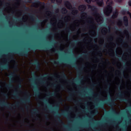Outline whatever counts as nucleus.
<instances>
[{
	"label": "nucleus",
	"instance_id": "5fc2aeb1",
	"mask_svg": "<svg viewBox=\"0 0 131 131\" xmlns=\"http://www.w3.org/2000/svg\"><path fill=\"white\" fill-rule=\"evenodd\" d=\"M97 0H91V1L93 2H95L96 1H97Z\"/></svg>",
	"mask_w": 131,
	"mask_h": 131
},
{
	"label": "nucleus",
	"instance_id": "8fccbe9b",
	"mask_svg": "<svg viewBox=\"0 0 131 131\" xmlns=\"http://www.w3.org/2000/svg\"><path fill=\"white\" fill-rule=\"evenodd\" d=\"M52 86H53V87H55L56 86V85L53 84H52Z\"/></svg>",
	"mask_w": 131,
	"mask_h": 131
},
{
	"label": "nucleus",
	"instance_id": "052dcab7",
	"mask_svg": "<svg viewBox=\"0 0 131 131\" xmlns=\"http://www.w3.org/2000/svg\"><path fill=\"white\" fill-rule=\"evenodd\" d=\"M50 0L52 2H54L55 1V0Z\"/></svg>",
	"mask_w": 131,
	"mask_h": 131
},
{
	"label": "nucleus",
	"instance_id": "393cba45",
	"mask_svg": "<svg viewBox=\"0 0 131 131\" xmlns=\"http://www.w3.org/2000/svg\"><path fill=\"white\" fill-rule=\"evenodd\" d=\"M31 113L32 114H37L39 113L38 110L36 109L35 108L31 111Z\"/></svg>",
	"mask_w": 131,
	"mask_h": 131
},
{
	"label": "nucleus",
	"instance_id": "72a5a7b5",
	"mask_svg": "<svg viewBox=\"0 0 131 131\" xmlns=\"http://www.w3.org/2000/svg\"><path fill=\"white\" fill-rule=\"evenodd\" d=\"M115 1L117 3H121L122 2V0H115Z\"/></svg>",
	"mask_w": 131,
	"mask_h": 131
},
{
	"label": "nucleus",
	"instance_id": "6ab92c4d",
	"mask_svg": "<svg viewBox=\"0 0 131 131\" xmlns=\"http://www.w3.org/2000/svg\"><path fill=\"white\" fill-rule=\"evenodd\" d=\"M106 112L107 114H110V113L117 114V113L116 112L115 110L113 108L111 109L110 112L109 111H106Z\"/></svg>",
	"mask_w": 131,
	"mask_h": 131
},
{
	"label": "nucleus",
	"instance_id": "4c0bfd02",
	"mask_svg": "<svg viewBox=\"0 0 131 131\" xmlns=\"http://www.w3.org/2000/svg\"><path fill=\"white\" fill-rule=\"evenodd\" d=\"M30 17L33 20H34V17L32 15L30 16Z\"/></svg>",
	"mask_w": 131,
	"mask_h": 131
},
{
	"label": "nucleus",
	"instance_id": "13d9d810",
	"mask_svg": "<svg viewBox=\"0 0 131 131\" xmlns=\"http://www.w3.org/2000/svg\"><path fill=\"white\" fill-rule=\"evenodd\" d=\"M126 130L125 129V128H124L123 129V131H126Z\"/></svg>",
	"mask_w": 131,
	"mask_h": 131
},
{
	"label": "nucleus",
	"instance_id": "2eb2a0df",
	"mask_svg": "<svg viewBox=\"0 0 131 131\" xmlns=\"http://www.w3.org/2000/svg\"><path fill=\"white\" fill-rule=\"evenodd\" d=\"M124 23L126 26H127L128 25V20L127 17L125 16L123 18Z\"/></svg>",
	"mask_w": 131,
	"mask_h": 131
},
{
	"label": "nucleus",
	"instance_id": "f03ea898",
	"mask_svg": "<svg viewBox=\"0 0 131 131\" xmlns=\"http://www.w3.org/2000/svg\"><path fill=\"white\" fill-rule=\"evenodd\" d=\"M50 49V47H41L39 46H36L34 47H30L27 50H24L21 51H13L12 52L9 53L8 54L7 56L9 57L10 59L13 60L14 59V58L13 54H17L20 56H24L27 57L28 55L29 51L31 50H32L35 51L37 49H39L43 50H47L49 49Z\"/></svg>",
	"mask_w": 131,
	"mask_h": 131
},
{
	"label": "nucleus",
	"instance_id": "c85d7f7f",
	"mask_svg": "<svg viewBox=\"0 0 131 131\" xmlns=\"http://www.w3.org/2000/svg\"><path fill=\"white\" fill-rule=\"evenodd\" d=\"M61 76L63 78L65 79L67 78V77L64 72H63L62 74L61 75Z\"/></svg>",
	"mask_w": 131,
	"mask_h": 131
},
{
	"label": "nucleus",
	"instance_id": "79ce46f5",
	"mask_svg": "<svg viewBox=\"0 0 131 131\" xmlns=\"http://www.w3.org/2000/svg\"><path fill=\"white\" fill-rule=\"evenodd\" d=\"M35 128H34L31 130H26V131H35Z\"/></svg>",
	"mask_w": 131,
	"mask_h": 131
},
{
	"label": "nucleus",
	"instance_id": "6e6d98bb",
	"mask_svg": "<svg viewBox=\"0 0 131 131\" xmlns=\"http://www.w3.org/2000/svg\"><path fill=\"white\" fill-rule=\"evenodd\" d=\"M121 71L123 73V74H124V71L122 69L121 70Z\"/></svg>",
	"mask_w": 131,
	"mask_h": 131
},
{
	"label": "nucleus",
	"instance_id": "603ef678",
	"mask_svg": "<svg viewBox=\"0 0 131 131\" xmlns=\"http://www.w3.org/2000/svg\"><path fill=\"white\" fill-rule=\"evenodd\" d=\"M96 85V84L93 83L92 84V85L93 86H95Z\"/></svg>",
	"mask_w": 131,
	"mask_h": 131
},
{
	"label": "nucleus",
	"instance_id": "0eeeda50",
	"mask_svg": "<svg viewBox=\"0 0 131 131\" xmlns=\"http://www.w3.org/2000/svg\"><path fill=\"white\" fill-rule=\"evenodd\" d=\"M69 65L73 67H75L78 71V73L81 74L83 68V66H82L80 68H79L77 66V64L75 61H73L71 62L68 63Z\"/></svg>",
	"mask_w": 131,
	"mask_h": 131
},
{
	"label": "nucleus",
	"instance_id": "6e6552de",
	"mask_svg": "<svg viewBox=\"0 0 131 131\" xmlns=\"http://www.w3.org/2000/svg\"><path fill=\"white\" fill-rule=\"evenodd\" d=\"M34 95L39 97L40 94L39 89L36 85L34 86Z\"/></svg>",
	"mask_w": 131,
	"mask_h": 131
},
{
	"label": "nucleus",
	"instance_id": "7c9ffc66",
	"mask_svg": "<svg viewBox=\"0 0 131 131\" xmlns=\"http://www.w3.org/2000/svg\"><path fill=\"white\" fill-rule=\"evenodd\" d=\"M78 13V11L77 10H74L72 12V14H77Z\"/></svg>",
	"mask_w": 131,
	"mask_h": 131
},
{
	"label": "nucleus",
	"instance_id": "9b49d317",
	"mask_svg": "<svg viewBox=\"0 0 131 131\" xmlns=\"http://www.w3.org/2000/svg\"><path fill=\"white\" fill-rule=\"evenodd\" d=\"M32 3L33 6L35 7H37L38 5H41L42 4L43 5H44L45 4L44 2L42 3L38 0H36L34 2Z\"/></svg>",
	"mask_w": 131,
	"mask_h": 131
},
{
	"label": "nucleus",
	"instance_id": "473e14b6",
	"mask_svg": "<svg viewBox=\"0 0 131 131\" xmlns=\"http://www.w3.org/2000/svg\"><path fill=\"white\" fill-rule=\"evenodd\" d=\"M88 4H90L91 2V0H84Z\"/></svg>",
	"mask_w": 131,
	"mask_h": 131
},
{
	"label": "nucleus",
	"instance_id": "3c124183",
	"mask_svg": "<svg viewBox=\"0 0 131 131\" xmlns=\"http://www.w3.org/2000/svg\"><path fill=\"white\" fill-rule=\"evenodd\" d=\"M95 96H99V95L98 94H96L94 95Z\"/></svg>",
	"mask_w": 131,
	"mask_h": 131
},
{
	"label": "nucleus",
	"instance_id": "e433bc0d",
	"mask_svg": "<svg viewBox=\"0 0 131 131\" xmlns=\"http://www.w3.org/2000/svg\"><path fill=\"white\" fill-rule=\"evenodd\" d=\"M128 3L129 5L130 6H131V0H129Z\"/></svg>",
	"mask_w": 131,
	"mask_h": 131
},
{
	"label": "nucleus",
	"instance_id": "39448f33",
	"mask_svg": "<svg viewBox=\"0 0 131 131\" xmlns=\"http://www.w3.org/2000/svg\"><path fill=\"white\" fill-rule=\"evenodd\" d=\"M106 4H108L104 10V14L107 16H109L112 11V7L111 6L113 2L111 0H107Z\"/></svg>",
	"mask_w": 131,
	"mask_h": 131
},
{
	"label": "nucleus",
	"instance_id": "e2e57ef3",
	"mask_svg": "<svg viewBox=\"0 0 131 131\" xmlns=\"http://www.w3.org/2000/svg\"><path fill=\"white\" fill-rule=\"evenodd\" d=\"M30 80L31 81H33V80L32 79H31Z\"/></svg>",
	"mask_w": 131,
	"mask_h": 131
},
{
	"label": "nucleus",
	"instance_id": "5701e85b",
	"mask_svg": "<svg viewBox=\"0 0 131 131\" xmlns=\"http://www.w3.org/2000/svg\"><path fill=\"white\" fill-rule=\"evenodd\" d=\"M118 15V13L116 11L114 12L112 16V18H116Z\"/></svg>",
	"mask_w": 131,
	"mask_h": 131
},
{
	"label": "nucleus",
	"instance_id": "2f4dec72",
	"mask_svg": "<svg viewBox=\"0 0 131 131\" xmlns=\"http://www.w3.org/2000/svg\"><path fill=\"white\" fill-rule=\"evenodd\" d=\"M22 85L20 83L18 85H17V87L18 89H20L22 87Z\"/></svg>",
	"mask_w": 131,
	"mask_h": 131
},
{
	"label": "nucleus",
	"instance_id": "f257e3e1",
	"mask_svg": "<svg viewBox=\"0 0 131 131\" xmlns=\"http://www.w3.org/2000/svg\"><path fill=\"white\" fill-rule=\"evenodd\" d=\"M63 101V100L61 99V100L59 101L55 106L53 109L54 111H52L53 110L52 109H51L50 110L51 112L54 113L55 116L57 118L58 121L60 123H62L64 127L65 128L68 129L67 131H80L77 129H71L69 128L68 125L65 124L64 123L62 122V120L60 119V117L62 115L64 116L67 118L69 116V113L67 111H63L62 113H59L58 112L60 107L59 104H62Z\"/></svg>",
	"mask_w": 131,
	"mask_h": 131
},
{
	"label": "nucleus",
	"instance_id": "1a4fd4ad",
	"mask_svg": "<svg viewBox=\"0 0 131 131\" xmlns=\"http://www.w3.org/2000/svg\"><path fill=\"white\" fill-rule=\"evenodd\" d=\"M10 66L8 64H6L3 65L1 63H0V70L2 71L9 68Z\"/></svg>",
	"mask_w": 131,
	"mask_h": 131
},
{
	"label": "nucleus",
	"instance_id": "4be33fe9",
	"mask_svg": "<svg viewBox=\"0 0 131 131\" xmlns=\"http://www.w3.org/2000/svg\"><path fill=\"white\" fill-rule=\"evenodd\" d=\"M89 118L90 121L93 122L96 124H101L102 123L101 122L96 121L94 119L93 117L90 116L89 117Z\"/></svg>",
	"mask_w": 131,
	"mask_h": 131
},
{
	"label": "nucleus",
	"instance_id": "a211bd4d",
	"mask_svg": "<svg viewBox=\"0 0 131 131\" xmlns=\"http://www.w3.org/2000/svg\"><path fill=\"white\" fill-rule=\"evenodd\" d=\"M13 95L14 97H16L17 99H19L20 98L18 92L17 91H15Z\"/></svg>",
	"mask_w": 131,
	"mask_h": 131
},
{
	"label": "nucleus",
	"instance_id": "20e7f679",
	"mask_svg": "<svg viewBox=\"0 0 131 131\" xmlns=\"http://www.w3.org/2000/svg\"><path fill=\"white\" fill-rule=\"evenodd\" d=\"M32 75L34 77V79H36L37 81H39L40 83L42 84H45L46 83V82L42 80V79L44 78L52 77L56 78V77L55 75L52 74H50L49 75L48 74H45L44 75H42L40 78L36 76L35 74V72H33L32 74Z\"/></svg>",
	"mask_w": 131,
	"mask_h": 131
},
{
	"label": "nucleus",
	"instance_id": "bf43d9fd",
	"mask_svg": "<svg viewBox=\"0 0 131 131\" xmlns=\"http://www.w3.org/2000/svg\"><path fill=\"white\" fill-rule=\"evenodd\" d=\"M61 88L62 89H64V86H61Z\"/></svg>",
	"mask_w": 131,
	"mask_h": 131
},
{
	"label": "nucleus",
	"instance_id": "a878e982",
	"mask_svg": "<svg viewBox=\"0 0 131 131\" xmlns=\"http://www.w3.org/2000/svg\"><path fill=\"white\" fill-rule=\"evenodd\" d=\"M51 61L53 63V64L55 65L58 64L59 62V63H61V61H60L59 62H58L56 61L53 59H51Z\"/></svg>",
	"mask_w": 131,
	"mask_h": 131
},
{
	"label": "nucleus",
	"instance_id": "ddd939ff",
	"mask_svg": "<svg viewBox=\"0 0 131 131\" xmlns=\"http://www.w3.org/2000/svg\"><path fill=\"white\" fill-rule=\"evenodd\" d=\"M106 81L107 82V84L106 85L107 86V89L105 90V91L106 92L107 94L110 95V88L111 84L110 83H108V80H107Z\"/></svg>",
	"mask_w": 131,
	"mask_h": 131
},
{
	"label": "nucleus",
	"instance_id": "f704fd0d",
	"mask_svg": "<svg viewBox=\"0 0 131 131\" xmlns=\"http://www.w3.org/2000/svg\"><path fill=\"white\" fill-rule=\"evenodd\" d=\"M62 10L64 12H67V11L66 9L65 8H63L62 9Z\"/></svg>",
	"mask_w": 131,
	"mask_h": 131
},
{
	"label": "nucleus",
	"instance_id": "774afa93",
	"mask_svg": "<svg viewBox=\"0 0 131 131\" xmlns=\"http://www.w3.org/2000/svg\"><path fill=\"white\" fill-rule=\"evenodd\" d=\"M92 18V17H90L89 18Z\"/></svg>",
	"mask_w": 131,
	"mask_h": 131
},
{
	"label": "nucleus",
	"instance_id": "412c9836",
	"mask_svg": "<svg viewBox=\"0 0 131 131\" xmlns=\"http://www.w3.org/2000/svg\"><path fill=\"white\" fill-rule=\"evenodd\" d=\"M96 2L97 5L100 6H101L103 3V0H97Z\"/></svg>",
	"mask_w": 131,
	"mask_h": 131
},
{
	"label": "nucleus",
	"instance_id": "09e8293b",
	"mask_svg": "<svg viewBox=\"0 0 131 131\" xmlns=\"http://www.w3.org/2000/svg\"><path fill=\"white\" fill-rule=\"evenodd\" d=\"M69 109L70 110H72V108L71 107H69Z\"/></svg>",
	"mask_w": 131,
	"mask_h": 131
},
{
	"label": "nucleus",
	"instance_id": "aec40b11",
	"mask_svg": "<svg viewBox=\"0 0 131 131\" xmlns=\"http://www.w3.org/2000/svg\"><path fill=\"white\" fill-rule=\"evenodd\" d=\"M86 7L84 5H80L78 7L79 9L80 10H84L85 9Z\"/></svg>",
	"mask_w": 131,
	"mask_h": 131
},
{
	"label": "nucleus",
	"instance_id": "c03bdc74",
	"mask_svg": "<svg viewBox=\"0 0 131 131\" xmlns=\"http://www.w3.org/2000/svg\"><path fill=\"white\" fill-rule=\"evenodd\" d=\"M127 13L129 14L130 16H131V14L128 11L127 12Z\"/></svg>",
	"mask_w": 131,
	"mask_h": 131
},
{
	"label": "nucleus",
	"instance_id": "0e129e2a",
	"mask_svg": "<svg viewBox=\"0 0 131 131\" xmlns=\"http://www.w3.org/2000/svg\"><path fill=\"white\" fill-rule=\"evenodd\" d=\"M91 26V27L92 28H94V27L93 26Z\"/></svg>",
	"mask_w": 131,
	"mask_h": 131
},
{
	"label": "nucleus",
	"instance_id": "f3484780",
	"mask_svg": "<svg viewBox=\"0 0 131 131\" xmlns=\"http://www.w3.org/2000/svg\"><path fill=\"white\" fill-rule=\"evenodd\" d=\"M39 100L40 101H43L44 102V103L48 105V104L50 103L49 100L47 99H43L39 98Z\"/></svg>",
	"mask_w": 131,
	"mask_h": 131
},
{
	"label": "nucleus",
	"instance_id": "7ed1b4c3",
	"mask_svg": "<svg viewBox=\"0 0 131 131\" xmlns=\"http://www.w3.org/2000/svg\"><path fill=\"white\" fill-rule=\"evenodd\" d=\"M124 95V93H122L121 92H119L116 99L114 100L111 99L109 100H105L101 102L98 105L96 104V105L97 106L104 109V104H106L111 106H113L115 105V102L118 99H119L122 101H125L126 102H129L128 100L124 99L122 97Z\"/></svg>",
	"mask_w": 131,
	"mask_h": 131
},
{
	"label": "nucleus",
	"instance_id": "69168bd1",
	"mask_svg": "<svg viewBox=\"0 0 131 131\" xmlns=\"http://www.w3.org/2000/svg\"><path fill=\"white\" fill-rule=\"evenodd\" d=\"M116 55L117 56V57H119V56H118V55H117V54H116Z\"/></svg>",
	"mask_w": 131,
	"mask_h": 131
},
{
	"label": "nucleus",
	"instance_id": "680f3d73",
	"mask_svg": "<svg viewBox=\"0 0 131 131\" xmlns=\"http://www.w3.org/2000/svg\"><path fill=\"white\" fill-rule=\"evenodd\" d=\"M88 55L87 54H85L84 56L86 57Z\"/></svg>",
	"mask_w": 131,
	"mask_h": 131
},
{
	"label": "nucleus",
	"instance_id": "c756f323",
	"mask_svg": "<svg viewBox=\"0 0 131 131\" xmlns=\"http://www.w3.org/2000/svg\"><path fill=\"white\" fill-rule=\"evenodd\" d=\"M77 80L76 79H73L72 81L71 80H68V81L69 83L70 84H73V82H76Z\"/></svg>",
	"mask_w": 131,
	"mask_h": 131
},
{
	"label": "nucleus",
	"instance_id": "f8f14e48",
	"mask_svg": "<svg viewBox=\"0 0 131 131\" xmlns=\"http://www.w3.org/2000/svg\"><path fill=\"white\" fill-rule=\"evenodd\" d=\"M30 64L32 65H36V66L37 69H39L40 67V64L38 61L37 60H35L34 62L31 63Z\"/></svg>",
	"mask_w": 131,
	"mask_h": 131
},
{
	"label": "nucleus",
	"instance_id": "58836bf2",
	"mask_svg": "<svg viewBox=\"0 0 131 131\" xmlns=\"http://www.w3.org/2000/svg\"><path fill=\"white\" fill-rule=\"evenodd\" d=\"M45 116L46 117V119L47 120H49V118H48V115L47 114H46L45 115Z\"/></svg>",
	"mask_w": 131,
	"mask_h": 131
},
{
	"label": "nucleus",
	"instance_id": "37998d69",
	"mask_svg": "<svg viewBox=\"0 0 131 131\" xmlns=\"http://www.w3.org/2000/svg\"><path fill=\"white\" fill-rule=\"evenodd\" d=\"M24 7L25 8V9H28V8L26 7L25 5H24Z\"/></svg>",
	"mask_w": 131,
	"mask_h": 131
},
{
	"label": "nucleus",
	"instance_id": "c9c22d12",
	"mask_svg": "<svg viewBox=\"0 0 131 131\" xmlns=\"http://www.w3.org/2000/svg\"><path fill=\"white\" fill-rule=\"evenodd\" d=\"M3 95L4 96H5L7 99H8V95L7 94L3 93Z\"/></svg>",
	"mask_w": 131,
	"mask_h": 131
},
{
	"label": "nucleus",
	"instance_id": "9d476101",
	"mask_svg": "<svg viewBox=\"0 0 131 131\" xmlns=\"http://www.w3.org/2000/svg\"><path fill=\"white\" fill-rule=\"evenodd\" d=\"M16 76V74L14 72L12 73L9 75L8 77L10 78V82L11 83H12L14 82V80L13 78Z\"/></svg>",
	"mask_w": 131,
	"mask_h": 131
},
{
	"label": "nucleus",
	"instance_id": "a18cd8bd",
	"mask_svg": "<svg viewBox=\"0 0 131 131\" xmlns=\"http://www.w3.org/2000/svg\"><path fill=\"white\" fill-rule=\"evenodd\" d=\"M54 52L56 53H59V51L58 50H55L54 51Z\"/></svg>",
	"mask_w": 131,
	"mask_h": 131
},
{
	"label": "nucleus",
	"instance_id": "49530a36",
	"mask_svg": "<svg viewBox=\"0 0 131 131\" xmlns=\"http://www.w3.org/2000/svg\"><path fill=\"white\" fill-rule=\"evenodd\" d=\"M32 0H28V2L29 3H31V1Z\"/></svg>",
	"mask_w": 131,
	"mask_h": 131
},
{
	"label": "nucleus",
	"instance_id": "4d7b16f0",
	"mask_svg": "<svg viewBox=\"0 0 131 131\" xmlns=\"http://www.w3.org/2000/svg\"><path fill=\"white\" fill-rule=\"evenodd\" d=\"M102 56V55H101V56H99V58L100 59H101L102 58H101Z\"/></svg>",
	"mask_w": 131,
	"mask_h": 131
},
{
	"label": "nucleus",
	"instance_id": "4468645a",
	"mask_svg": "<svg viewBox=\"0 0 131 131\" xmlns=\"http://www.w3.org/2000/svg\"><path fill=\"white\" fill-rule=\"evenodd\" d=\"M64 5L68 9H70L72 7V6L69 1H66L64 3Z\"/></svg>",
	"mask_w": 131,
	"mask_h": 131
},
{
	"label": "nucleus",
	"instance_id": "864d4df0",
	"mask_svg": "<svg viewBox=\"0 0 131 131\" xmlns=\"http://www.w3.org/2000/svg\"><path fill=\"white\" fill-rule=\"evenodd\" d=\"M89 23H92V22L91 20H89Z\"/></svg>",
	"mask_w": 131,
	"mask_h": 131
},
{
	"label": "nucleus",
	"instance_id": "b1692460",
	"mask_svg": "<svg viewBox=\"0 0 131 131\" xmlns=\"http://www.w3.org/2000/svg\"><path fill=\"white\" fill-rule=\"evenodd\" d=\"M5 83L6 84V87L8 89L13 87V85L11 83H9V84H7L6 82Z\"/></svg>",
	"mask_w": 131,
	"mask_h": 131
},
{
	"label": "nucleus",
	"instance_id": "bb28decb",
	"mask_svg": "<svg viewBox=\"0 0 131 131\" xmlns=\"http://www.w3.org/2000/svg\"><path fill=\"white\" fill-rule=\"evenodd\" d=\"M67 100L68 101H72L73 100V99L72 96L71 95H70L69 97H68L67 98Z\"/></svg>",
	"mask_w": 131,
	"mask_h": 131
},
{
	"label": "nucleus",
	"instance_id": "423d86ee",
	"mask_svg": "<svg viewBox=\"0 0 131 131\" xmlns=\"http://www.w3.org/2000/svg\"><path fill=\"white\" fill-rule=\"evenodd\" d=\"M25 94L27 97L24 99H21L20 101V102L22 103H29L31 101L30 99L31 97V95L30 93L27 91L25 92Z\"/></svg>",
	"mask_w": 131,
	"mask_h": 131
},
{
	"label": "nucleus",
	"instance_id": "338daca9",
	"mask_svg": "<svg viewBox=\"0 0 131 131\" xmlns=\"http://www.w3.org/2000/svg\"><path fill=\"white\" fill-rule=\"evenodd\" d=\"M21 19H19V20H18L19 21H21Z\"/></svg>",
	"mask_w": 131,
	"mask_h": 131
},
{
	"label": "nucleus",
	"instance_id": "cd10ccee",
	"mask_svg": "<svg viewBox=\"0 0 131 131\" xmlns=\"http://www.w3.org/2000/svg\"><path fill=\"white\" fill-rule=\"evenodd\" d=\"M89 8L91 9L93 11L95 10L96 9V8L95 6H92L90 5H89Z\"/></svg>",
	"mask_w": 131,
	"mask_h": 131
},
{
	"label": "nucleus",
	"instance_id": "a19ab883",
	"mask_svg": "<svg viewBox=\"0 0 131 131\" xmlns=\"http://www.w3.org/2000/svg\"><path fill=\"white\" fill-rule=\"evenodd\" d=\"M61 1L62 0H57V2L59 3H61Z\"/></svg>",
	"mask_w": 131,
	"mask_h": 131
},
{
	"label": "nucleus",
	"instance_id": "ea45409f",
	"mask_svg": "<svg viewBox=\"0 0 131 131\" xmlns=\"http://www.w3.org/2000/svg\"><path fill=\"white\" fill-rule=\"evenodd\" d=\"M81 100H80H80H79L78 101H74V102L75 103H77V102H81Z\"/></svg>",
	"mask_w": 131,
	"mask_h": 131
},
{
	"label": "nucleus",
	"instance_id": "dca6fc26",
	"mask_svg": "<svg viewBox=\"0 0 131 131\" xmlns=\"http://www.w3.org/2000/svg\"><path fill=\"white\" fill-rule=\"evenodd\" d=\"M56 93L55 92H53L52 93H51L49 92H48L47 94V95L48 97L54 96H56Z\"/></svg>",
	"mask_w": 131,
	"mask_h": 131
},
{
	"label": "nucleus",
	"instance_id": "de8ad7c7",
	"mask_svg": "<svg viewBox=\"0 0 131 131\" xmlns=\"http://www.w3.org/2000/svg\"><path fill=\"white\" fill-rule=\"evenodd\" d=\"M77 43V42H76L75 43L73 44V47H75V43Z\"/></svg>",
	"mask_w": 131,
	"mask_h": 131
}]
</instances>
